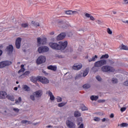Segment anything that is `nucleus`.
<instances>
[{"label":"nucleus","mask_w":128,"mask_h":128,"mask_svg":"<svg viewBox=\"0 0 128 128\" xmlns=\"http://www.w3.org/2000/svg\"><path fill=\"white\" fill-rule=\"evenodd\" d=\"M56 100H57V102H62V98H60V96H57Z\"/></svg>","instance_id":"nucleus-43"},{"label":"nucleus","mask_w":128,"mask_h":128,"mask_svg":"<svg viewBox=\"0 0 128 128\" xmlns=\"http://www.w3.org/2000/svg\"><path fill=\"white\" fill-rule=\"evenodd\" d=\"M96 58H98V56L95 55L94 56H93L92 58L88 59V62H96Z\"/></svg>","instance_id":"nucleus-17"},{"label":"nucleus","mask_w":128,"mask_h":128,"mask_svg":"<svg viewBox=\"0 0 128 128\" xmlns=\"http://www.w3.org/2000/svg\"><path fill=\"white\" fill-rule=\"evenodd\" d=\"M46 56H40L36 60V64H44V62H46Z\"/></svg>","instance_id":"nucleus-6"},{"label":"nucleus","mask_w":128,"mask_h":128,"mask_svg":"<svg viewBox=\"0 0 128 128\" xmlns=\"http://www.w3.org/2000/svg\"><path fill=\"white\" fill-rule=\"evenodd\" d=\"M78 14V11L72 10V14L73 16H74V14Z\"/></svg>","instance_id":"nucleus-47"},{"label":"nucleus","mask_w":128,"mask_h":128,"mask_svg":"<svg viewBox=\"0 0 128 128\" xmlns=\"http://www.w3.org/2000/svg\"><path fill=\"white\" fill-rule=\"evenodd\" d=\"M8 100H11V102H14V96L12 95H8L7 96Z\"/></svg>","instance_id":"nucleus-22"},{"label":"nucleus","mask_w":128,"mask_h":128,"mask_svg":"<svg viewBox=\"0 0 128 128\" xmlns=\"http://www.w3.org/2000/svg\"><path fill=\"white\" fill-rule=\"evenodd\" d=\"M78 128H84V124H81Z\"/></svg>","instance_id":"nucleus-55"},{"label":"nucleus","mask_w":128,"mask_h":128,"mask_svg":"<svg viewBox=\"0 0 128 128\" xmlns=\"http://www.w3.org/2000/svg\"><path fill=\"white\" fill-rule=\"evenodd\" d=\"M14 112H18L20 111V110L16 108H14Z\"/></svg>","instance_id":"nucleus-58"},{"label":"nucleus","mask_w":128,"mask_h":128,"mask_svg":"<svg viewBox=\"0 0 128 128\" xmlns=\"http://www.w3.org/2000/svg\"><path fill=\"white\" fill-rule=\"evenodd\" d=\"M42 44H46V39L42 38Z\"/></svg>","instance_id":"nucleus-41"},{"label":"nucleus","mask_w":128,"mask_h":128,"mask_svg":"<svg viewBox=\"0 0 128 128\" xmlns=\"http://www.w3.org/2000/svg\"><path fill=\"white\" fill-rule=\"evenodd\" d=\"M72 10H68L66 11V14H68L70 16V14H72Z\"/></svg>","instance_id":"nucleus-42"},{"label":"nucleus","mask_w":128,"mask_h":128,"mask_svg":"<svg viewBox=\"0 0 128 128\" xmlns=\"http://www.w3.org/2000/svg\"><path fill=\"white\" fill-rule=\"evenodd\" d=\"M79 34H84V31L82 30H80L78 32Z\"/></svg>","instance_id":"nucleus-50"},{"label":"nucleus","mask_w":128,"mask_h":128,"mask_svg":"<svg viewBox=\"0 0 128 128\" xmlns=\"http://www.w3.org/2000/svg\"><path fill=\"white\" fill-rule=\"evenodd\" d=\"M110 117L111 118H114V114H111Z\"/></svg>","instance_id":"nucleus-56"},{"label":"nucleus","mask_w":128,"mask_h":128,"mask_svg":"<svg viewBox=\"0 0 128 128\" xmlns=\"http://www.w3.org/2000/svg\"><path fill=\"white\" fill-rule=\"evenodd\" d=\"M106 102V100H98V102Z\"/></svg>","instance_id":"nucleus-60"},{"label":"nucleus","mask_w":128,"mask_h":128,"mask_svg":"<svg viewBox=\"0 0 128 128\" xmlns=\"http://www.w3.org/2000/svg\"><path fill=\"white\" fill-rule=\"evenodd\" d=\"M30 72L29 71H26L24 74H22V76H28L30 74Z\"/></svg>","instance_id":"nucleus-45"},{"label":"nucleus","mask_w":128,"mask_h":128,"mask_svg":"<svg viewBox=\"0 0 128 128\" xmlns=\"http://www.w3.org/2000/svg\"><path fill=\"white\" fill-rule=\"evenodd\" d=\"M68 22L65 20L63 26H62V28H68Z\"/></svg>","instance_id":"nucleus-25"},{"label":"nucleus","mask_w":128,"mask_h":128,"mask_svg":"<svg viewBox=\"0 0 128 128\" xmlns=\"http://www.w3.org/2000/svg\"><path fill=\"white\" fill-rule=\"evenodd\" d=\"M24 64L21 65V69L18 71V74H20V72H24V70H26V69H24Z\"/></svg>","instance_id":"nucleus-23"},{"label":"nucleus","mask_w":128,"mask_h":128,"mask_svg":"<svg viewBox=\"0 0 128 128\" xmlns=\"http://www.w3.org/2000/svg\"><path fill=\"white\" fill-rule=\"evenodd\" d=\"M48 70H50L53 72H56V66L50 65L47 67Z\"/></svg>","instance_id":"nucleus-15"},{"label":"nucleus","mask_w":128,"mask_h":128,"mask_svg":"<svg viewBox=\"0 0 128 128\" xmlns=\"http://www.w3.org/2000/svg\"><path fill=\"white\" fill-rule=\"evenodd\" d=\"M80 116H82L80 112L78 111H76L74 113V116H75V118H78Z\"/></svg>","instance_id":"nucleus-24"},{"label":"nucleus","mask_w":128,"mask_h":128,"mask_svg":"<svg viewBox=\"0 0 128 128\" xmlns=\"http://www.w3.org/2000/svg\"><path fill=\"white\" fill-rule=\"evenodd\" d=\"M112 84H118V79L116 78H112Z\"/></svg>","instance_id":"nucleus-36"},{"label":"nucleus","mask_w":128,"mask_h":128,"mask_svg":"<svg viewBox=\"0 0 128 128\" xmlns=\"http://www.w3.org/2000/svg\"><path fill=\"white\" fill-rule=\"evenodd\" d=\"M107 32L108 34H112V31L110 30V28H107Z\"/></svg>","instance_id":"nucleus-35"},{"label":"nucleus","mask_w":128,"mask_h":128,"mask_svg":"<svg viewBox=\"0 0 128 128\" xmlns=\"http://www.w3.org/2000/svg\"><path fill=\"white\" fill-rule=\"evenodd\" d=\"M46 128H52V126L48 125V126H46Z\"/></svg>","instance_id":"nucleus-63"},{"label":"nucleus","mask_w":128,"mask_h":128,"mask_svg":"<svg viewBox=\"0 0 128 128\" xmlns=\"http://www.w3.org/2000/svg\"><path fill=\"white\" fill-rule=\"evenodd\" d=\"M106 64V60H102L97 61L94 64V66L92 68V70L93 72L96 74L97 72H100V68H102V66Z\"/></svg>","instance_id":"nucleus-2"},{"label":"nucleus","mask_w":128,"mask_h":128,"mask_svg":"<svg viewBox=\"0 0 128 128\" xmlns=\"http://www.w3.org/2000/svg\"><path fill=\"white\" fill-rule=\"evenodd\" d=\"M33 94L35 96V98H40L42 96V90H38L33 93Z\"/></svg>","instance_id":"nucleus-12"},{"label":"nucleus","mask_w":128,"mask_h":128,"mask_svg":"<svg viewBox=\"0 0 128 128\" xmlns=\"http://www.w3.org/2000/svg\"><path fill=\"white\" fill-rule=\"evenodd\" d=\"M48 94L49 96H50V100H54V94H52V92L49 90L48 91Z\"/></svg>","instance_id":"nucleus-18"},{"label":"nucleus","mask_w":128,"mask_h":128,"mask_svg":"<svg viewBox=\"0 0 128 128\" xmlns=\"http://www.w3.org/2000/svg\"><path fill=\"white\" fill-rule=\"evenodd\" d=\"M66 36V32H61L56 37V40H62Z\"/></svg>","instance_id":"nucleus-8"},{"label":"nucleus","mask_w":128,"mask_h":128,"mask_svg":"<svg viewBox=\"0 0 128 128\" xmlns=\"http://www.w3.org/2000/svg\"><path fill=\"white\" fill-rule=\"evenodd\" d=\"M49 50L48 47L46 46H42L38 48V52L39 54H42V52H48Z\"/></svg>","instance_id":"nucleus-5"},{"label":"nucleus","mask_w":128,"mask_h":128,"mask_svg":"<svg viewBox=\"0 0 128 128\" xmlns=\"http://www.w3.org/2000/svg\"><path fill=\"white\" fill-rule=\"evenodd\" d=\"M56 58H62V55H58V54H56Z\"/></svg>","instance_id":"nucleus-53"},{"label":"nucleus","mask_w":128,"mask_h":128,"mask_svg":"<svg viewBox=\"0 0 128 128\" xmlns=\"http://www.w3.org/2000/svg\"><path fill=\"white\" fill-rule=\"evenodd\" d=\"M42 72L45 74V76H48V72H46L44 70H42Z\"/></svg>","instance_id":"nucleus-54"},{"label":"nucleus","mask_w":128,"mask_h":128,"mask_svg":"<svg viewBox=\"0 0 128 128\" xmlns=\"http://www.w3.org/2000/svg\"><path fill=\"white\" fill-rule=\"evenodd\" d=\"M124 85L128 86V80L124 82Z\"/></svg>","instance_id":"nucleus-51"},{"label":"nucleus","mask_w":128,"mask_h":128,"mask_svg":"<svg viewBox=\"0 0 128 128\" xmlns=\"http://www.w3.org/2000/svg\"><path fill=\"white\" fill-rule=\"evenodd\" d=\"M81 109H82V111L88 110V107L86 106L84 104H82L81 106Z\"/></svg>","instance_id":"nucleus-33"},{"label":"nucleus","mask_w":128,"mask_h":128,"mask_svg":"<svg viewBox=\"0 0 128 128\" xmlns=\"http://www.w3.org/2000/svg\"><path fill=\"white\" fill-rule=\"evenodd\" d=\"M102 122H106V118H104L102 119Z\"/></svg>","instance_id":"nucleus-64"},{"label":"nucleus","mask_w":128,"mask_h":128,"mask_svg":"<svg viewBox=\"0 0 128 128\" xmlns=\"http://www.w3.org/2000/svg\"><path fill=\"white\" fill-rule=\"evenodd\" d=\"M49 46L53 50H60L64 54H66L68 52H72V48L71 47H67L68 41L59 42L58 44L50 42L49 43Z\"/></svg>","instance_id":"nucleus-1"},{"label":"nucleus","mask_w":128,"mask_h":128,"mask_svg":"<svg viewBox=\"0 0 128 128\" xmlns=\"http://www.w3.org/2000/svg\"><path fill=\"white\" fill-rule=\"evenodd\" d=\"M96 79L97 80H98V82H102V78H100V76H96Z\"/></svg>","instance_id":"nucleus-39"},{"label":"nucleus","mask_w":128,"mask_h":128,"mask_svg":"<svg viewBox=\"0 0 128 128\" xmlns=\"http://www.w3.org/2000/svg\"><path fill=\"white\" fill-rule=\"evenodd\" d=\"M89 72L90 68H86V69H85L83 73V76H88V74Z\"/></svg>","instance_id":"nucleus-21"},{"label":"nucleus","mask_w":128,"mask_h":128,"mask_svg":"<svg viewBox=\"0 0 128 128\" xmlns=\"http://www.w3.org/2000/svg\"><path fill=\"white\" fill-rule=\"evenodd\" d=\"M12 62L11 61L5 60L0 62V68H4L6 66L12 65Z\"/></svg>","instance_id":"nucleus-4"},{"label":"nucleus","mask_w":128,"mask_h":128,"mask_svg":"<svg viewBox=\"0 0 128 128\" xmlns=\"http://www.w3.org/2000/svg\"><path fill=\"white\" fill-rule=\"evenodd\" d=\"M90 14H88V13H85V16L86 18H90Z\"/></svg>","instance_id":"nucleus-48"},{"label":"nucleus","mask_w":128,"mask_h":128,"mask_svg":"<svg viewBox=\"0 0 128 128\" xmlns=\"http://www.w3.org/2000/svg\"><path fill=\"white\" fill-rule=\"evenodd\" d=\"M23 88H24V90H26V92H30V87L27 85H24Z\"/></svg>","instance_id":"nucleus-28"},{"label":"nucleus","mask_w":128,"mask_h":128,"mask_svg":"<svg viewBox=\"0 0 128 128\" xmlns=\"http://www.w3.org/2000/svg\"><path fill=\"white\" fill-rule=\"evenodd\" d=\"M34 96H36L34 94L31 95L30 96V100H35L36 99L34 98Z\"/></svg>","instance_id":"nucleus-44"},{"label":"nucleus","mask_w":128,"mask_h":128,"mask_svg":"<svg viewBox=\"0 0 128 128\" xmlns=\"http://www.w3.org/2000/svg\"><path fill=\"white\" fill-rule=\"evenodd\" d=\"M14 50V46L12 45H9L6 48V51L7 52L8 54H12Z\"/></svg>","instance_id":"nucleus-10"},{"label":"nucleus","mask_w":128,"mask_h":128,"mask_svg":"<svg viewBox=\"0 0 128 128\" xmlns=\"http://www.w3.org/2000/svg\"><path fill=\"white\" fill-rule=\"evenodd\" d=\"M7 96L6 92L4 91H0V98H6Z\"/></svg>","instance_id":"nucleus-14"},{"label":"nucleus","mask_w":128,"mask_h":128,"mask_svg":"<svg viewBox=\"0 0 128 128\" xmlns=\"http://www.w3.org/2000/svg\"><path fill=\"white\" fill-rule=\"evenodd\" d=\"M90 100H98V96H92L90 97Z\"/></svg>","instance_id":"nucleus-26"},{"label":"nucleus","mask_w":128,"mask_h":128,"mask_svg":"<svg viewBox=\"0 0 128 128\" xmlns=\"http://www.w3.org/2000/svg\"><path fill=\"white\" fill-rule=\"evenodd\" d=\"M122 38V35H118L117 36L118 38Z\"/></svg>","instance_id":"nucleus-62"},{"label":"nucleus","mask_w":128,"mask_h":128,"mask_svg":"<svg viewBox=\"0 0 128 128\" xmlns=\"http://www.w3.org/2000/svg\"><path fill=\"white\" fill-rule=\"evenodd\" d=\"M120 50H128V46L122 44L120 46Z\"/></svg>","instance_id":"nucleus-20"},{"label":"nucleus","mask_w":128,"mask_h":128,"mask_svg":"<svg viewBox=\"0 0 128 128\" xmlns=\"http://www.w3.org/2000/svg\"><path fill=\"white\" fill-rule=\"evenodd\" d=\"M29 3L30 4H34V2L32 1V0H30Z\"/></svg>","instance_id":"nucleus-61"},{"label":"nucleus","mask_w":128,"mask_h":128,"mask_svg":"<svg viewBox=\"0 0 128 128\" xmlns=\"http://www.w3.org/2000/svg\"><path fill=\"white\" fill-rule=\"evenodd\" d=\"M126 110V108L123 107L120 108V111L122 112H124V110Z\"/></svg>","instance_id":"nucleus-49"},{"label":"nucleus","mask_w":128,"mask_h":128,"mask_svg":"<svg viewBox=\"0 0 128 128\" xmlns=\"http://www.w3.org/2000/svg\"><path fill=\"white\" fill-rule=\"evenodd\" d=\"M32 24H33L34 26H40V23L32 21Z\"/></svg>","instance_id":"nucleus-29"},{"label":"nucleus","mask_w":128,"mask_h":128,"mask_svg":"<svg viewBox=\"0 0 128 128\" xmlns=\"http://www.w3.org/2000/svg\"><path fill=\"white\" fill-rule=\"evenodd\" d=\"M66 124L68 128H76V123L72 120H67Z\"/></svg>","instance_id":"nucleus-7"},{"label":"nucleus","mask_w":128,"mask_h":128,"mask_svg":"<svg viewBox=\"0 0 128 128\" xmlns=\"http://www.w3.org/2000/svg\"><path fill=\"white\" fill-rule=\"evenodd\" d=\"M38 80L39 82H42V84H48V78H46L45 77L38 76Z\"/></svg>","instance_id":"nucleus-9"},{"label":"nucleus","mask_w":128,"mask_h":128,"mask_svg":"<svg viewBox=\"0 0 128 128\" xmlns=\"http://www.w3.org/2000/svg\"><path fill=\"white\" fill-rule=\"evenodd\" d=\"M66 106V103L64 102H61L58 104L59 108H62V106Z\"/></svg>","instance_id":"nucleus-40"},{"label":"nucleus","mask_w":128,"mask_h":128,"mask_svg":"<svg viewBox=\"0 0 128 128\" xmlns=\"http://www.w3.org/2000/svg\"><path fill=\"white\" fill-rule=\"evenodd\" d=\"M82 68V64H74L72 66V68L74 70H79Z\"/></svg>","instance_id":"nucleus-13"},{"label":"nucleus","mask_w":128,"mask_h":128,"mask_svg":"<svg viewBox=\"0 0 128 128\" xmlns=\"http://www.w3.org/2000/svg\"><path fill=\"white\" fill-rule=\"evenodd\" d=\"M108 62L110 64H114V62L112 60H108Z\"/></svg>","instance_id":"nucleus-52"},{"label":"nucleus","mask_w":128,"mask_h":128,"mask_svg":"<svg viewBox=\"0 0 128 128\" xmlns=\"http://www.w3.org/2000/svg\"><path fill=\"white\" fill-rule=\"evenodd\" d=\"M97 22H98V24H102V21H100V20H98Z\"/></svg>","instance_id":"nucleus-57"},{"label":"nucleus","mask_w":128,"mask_h":128,"mask_svg":"<svg viewBox=\"0 0 128 128\" xmlns=\"http://www.w3.org/2000/svg\"><path fill=\"white\" fill-rule=\"evenodd\" d=\"M120 126L121 128L126 127L128 126V124L127 123H122L120 124Z\"/></svg>","instance_id":"nucleus-34"},{"label":"nucleus","mask_w":128,"mask_h":128,"mask_svg":"<svg viewBox=\"0 0 128 128\" xmlns=\"http://www.w3.org/2000/svg\"><path fill=\"white\" fill-rule=\"evenodd\" d=\"M100 118L98 117H95L94 119V120L95 122H100Z\"/></svg>","instance_id":"nucleus-46"},{"label":"nucleus","mask_w":128,"mask_h":128,"mask_svg":"<svg viewBox=\"0 0 128 128\" xmlns=\"http://www.w3.org/2000/svg\"><path fill=\"white\" fill-rule=\"evenodd\" d=\"M22 42V38H18L16 41V48H20V44Z\"/></svg>","instance_id":"nucleus-11"},{"label":"nucleus","mask_w":128,"mask_h":128,"mask_svg":"<svg viewBox=\"0 0 128 128\" xmlns=\"http://www.w3.org/2000/svg\"><path fill=\"white\" fill-rule=\"evenodd\" d=\"M42 38H37V42H38V44L39 45V46H40V44H42Z\"/></svg>","instance_id":"nucleus-30"},{"label":"nucleus","mask_w":128,"mask_h":128,"mask_svg":"<svg viewBox=\"0 0 128 128\" xmlns=\"http://www.w3.org/2000/svg\"><path fill=\"white\" fill-rule=\"evenodd\" d=\"M21 124H32V122L28 120H22L21 121Z\"/></svg>","instance_id":"nucleus-19"},{"label":"nucleus","mask_w":128,"mask_h":128,"mask_svg":"<svg viewBox=\"0 0 128 128\" xmlns=\"http://www.w3.org/2000/svg\"><path fill=\"white\" fill-rule=\"evenodd\" d=\"M30 80L34 84L38 80V77L36 78L34 76H32L30 78Z\"/></svg>","instance_id":"nucleus-16"},{"label":"nucleus","mask_w":128,"mask_h":128,"mask_svg":"<svg viewBox=\"0 0 128 128\" xmlns=\"http://www.w3.org/2000/svg\"><path fill=\"white\" fill-rule=\"evenodd\" d=\"M90 20H94V18L92 16H90Z\"/></svg>","instance_id":"nucleus-59"},{"label":"nucleus","mask_w":128,"mask_h":128,"mask_svg":"<svg viewBox=\"0 0 128 128\" xmlns=\"http://www.w3.org/2000/svg\"><path fill=\"white\" fill-rule=\"evenodd\" d=\"M82 87L84 88L88 89L90 88V84H85L83 85Z\"/></svg>","instance_id":"nucleus-32"},{"label":"nucleus","mask_w":128,"mask_h":128,"mask_svg":"<svg viewBox=\"0 0 128 128\" xmlns=\"http://www.w3.org/2000/svg\"><path fill=\"white\" fill-rule=\"evenodd\" d=\"M66 22V20H59L58 21V24L59 26H60L62 27V26H63L64 24V22Z\"/></svg>","instance_id":"nucleus-27"},{"label":"nucleus","mask_w":128,"mask_h":128,"mask_svg":"<svg viewBox=\"0 0 128 128\" xmlns=\"http://www.w3.org/2000/svg\"><path fill=\"white\" fill-rule=\"evenodd\" d=\"M100 70L103 72H116V70L114 68L109 66H102L100 68Z\"/></svg>","instance_id":"nucleus-3"},{"label":"nucleus","mask_w":128,"mask_h":128,"mask_svg":"<svg viewBox=\"0 0 128 128\" xmlns=\"http://www.w3.org/2000/svg\"><path fill=\"white\" fill-rule=\"evenodd\" d=\"M22 28H28V24L26 23V24H21Z\"/></svg>","instance_id":"nucleus-37"},{"label":"nucleus","mask_w":128,"mask_h":128,"mask_svg":"<svg viewBox=\"0 0 128 128\" xmlns=\"http://www.w3.org/2000/svg\"><path fill=\"white\" fill-rule=\"evenodd\" d=\"M22 102V98L19 97L18 98V100H16V104H18V102Z\"/></svg>","instance_id":"nucleus-38"},{"label":"nucleus","mask_w":128,"mask_h":128,"mask_svg":"<svg viewBox=\"0 0 128 128\" xmlns=\"http://www.w3.org/2000/svg\"><path fill=\"white\" fill-rule=\"evenodd\" d=\"M110 56H108V54H106L104 55H102L100 58V60H102V58H108V57Z\"/></svg>","instance_id":"nucleus-31"}]
</instances>
